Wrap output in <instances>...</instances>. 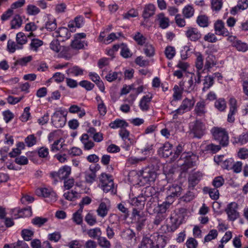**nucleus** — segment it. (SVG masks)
Listing matches in <instances>:
<instances>
[{
	"mask_svg": "<svg viewBox=\"0 0 248 248\" xmlns=\"http://www.w3.org/2000/svg\"><path fill=\"white\" fill-rule=\"evenodd\" d=\"M189 133L193 138L201 139L206 133L205 124L201 120L197 119L191 122L189 125Z\"/></svg>",
	"mask_w": 248,
	"mask_h": 248,
	"instance_id": "1",
	"label": "nucleus"
},
{
	"mask_svg": "<svg viewBox=\"0 0 248 248\" xmlns=\"http://www.w3.org/2000/svg\"><path fill=\"white\" fill-rule=\"evenodd\" d=\"M213 139L217 141L222 146H226L229 143V135L225 128L214 126L211 130Z\"/></svg>",
	"mask_w": 248,
	"mask_h": 248,
	"instance_id": "2",
	"label": "nucleus"
},
{
	"mask_svg": "<svg viewBox=\"0 0 248 248\" xmlns=\"http://www.w3.org/2000/svg\"><path fill=\"white\" fill-rule=\"evenodd\" d=\"M140 180L142 179L146 183L154 182L156 177V173L153 169L146 167L143 170L139 171L138 173Z\"/></svg>",
	"mask_w": 248,
	"mask_h": 248,
	"instance_id": "3",
	"label": "nucleus"
},
{
	"mask_svg": "<svg viewBox=\"0 0 248 248\" xmlns=\"http://www.w3.org/2000/svg\"><path fill=\"white\" fill-rule=\"evenodd\" d=\"M36 194L39 196H43L48 198V202H55L57 200L56 193L52 189L46 188H38L35 191Z\"/></svg>",
	"mask_w": 248,
	"mask_h": 248,
	"instance_id": "4",
	"label": "nucleus"
},
{
	"mask_svg": "<svg viewBox=\"0 0 248 248\" xmlns=\"http://www.w3.org/2000/svg\"><path fill=\"white\" fill-rule=\"evenodd\" d=\"M100 168L101 167L98 164L90 166L89 170L85 172V179L87 183L92 184L95 181L96 178V173Z\"/></svg>",
	"mask_w": 248,
	"mask_h": 248,
	"instance_id": "5",
	"label": "nucleus"
},
{
	"mask_svg": "<svg viewBox=\"0 0 248 248\" xmlns=\"http://www.w3.org/2000/svg\"><path fill=\"white\" fill-rule=\"evenodd\" d=\"M185 158L184 163L181 166V170L184 172H186L189 169L192 168L195 165V161H194L196 156L190 153H184L182 155L181 157Z\"/></svg>",
	"mask_w": 248,
	"mask_h": 248,
	"instance_id": "6",
	"label": "nucleus"
},
{
	"mask_svg": "<svg viewBox=\"0 0 248 248\" xmlns=\"http://www.w3.org/2000/svg\"><path fill=\"white\" fill-rule=\"evenodd\" d=\"M238 204L235 202H232L228 204L225 212L229 220L234 221L239 217V213L237 211Z\"/></svg>",
	"mask_w": 248,
	"mask_h": 248,
	"instance_id": "7",
	"label": "nucleus"
},
{
	"mask_svg": "<svg viewBox=\"0 0 248 248\" xmlns=\"http://www.w3.org/2000/svg\"><path fill=\"white\" fill-rule=\"evenodd\" d=\"M11 214L15 218L29 217L32 215L31 208V207L22 209L16 208L11 210Z\"/></svg>",
	"mask_w": 248,
	"mask_h": 248,
	"instance_id": "8",
	"label": "nucleus"
},
{
	"mask_svg": "<svg viewBox=\"0 0 248 248\" xmlns=\"http://www.w3.org/2000/svg\"><path fill=\"white\" fill-rule=\"evenodd\" d=\"M186 36L191 41L196 42L202 37V34L198 29L189 27L185 33Z\"/></svg>",
	"mask_w": 248,
	"mask_h": 248,
	"instance_id": "9",
	"label": "nucleus"
},
{
	"mask_svg": "<svg viewBox=\"0 0 248 248\" xmlns=\"http://www.w3.org/2000/svg\"><path fill=\"white\" fill-rule=\"evenodd\" d=\"M66 121V118L58 112H55L51 117V123L56 128L62 127L65 124Z\"/></svg>",
	"mask_w": 248,
	"mask_h": 248,
	"instance_id": "10",
	"label": "nucleus"
},
{
	"mask_svg": "<svg viewBox=\"0 0 248 248\" xmlns=\"http://www.w3.org/2000/svg\"><path fill=\"white\" fill-rule=\"evenodd\" d=\"M203 174L200 171H197L190 174L188 178V187L193 189L202 177Z\"/></svg>",
	"mask_w": 248,
	"mask_h": 248,
	"instance_id": "11",
	"label": "nucleus"
},
{
	"mask_svg": "<svg viewBox=\"0 0 248 248\" xmlns=\"http://www.w3.org/2000/svg\"><path fill=\"white\" fill-rule=\"evenodd\" d=\"M214 29L216 34L218 35L227 36L230 34V32L225 27L224 22L221 20H218L215 23Z\"/></svg>",
	"mask_w": 248,
	"mask_h": 248,
	"instance_id": "12",
	"label": "nucleus"
},
{
	"mask_svg": "<svg viewBox=\"0 0 248 248\" xmlns=\"http://www.w3.org/2000/svg\"><path fill=\"white\" fill-rule=\"evenodd\" d=\"M182 190V187L177 185H173L171 186H170L169 189L167 191V200L173 201L174 197L180 196Z\"/></svg>",
	"mask_w": 248,
	"mask_h": 248,
	"instance_id": "13",
	"label": "nucleus"
},
{
	"mask_svg": "<svg viewBox=\"0 0 248 248\" xmlns=\"http://www.w3.org/2000/svg\"><path fill=\"white\" fill-rule=\"evenodd\" d=\"M194 114L199 117H204L207 112L206 103L204 100L198 101L195 107Z\"/></svg>",
	"mask_w": 248,
	"mask_h": 248,
	"instance_id": "14",
	"label": "nucleus"
},
{
	"mask_svg": "<svg viewBox=\"0 0 248 248\" xmlns=\"http://www.w3.org/2000/svg\"><path fill=\"white\" fill-rule=\"evenodd\" d=\"M53 35L57 38H60L61 41H64L70 38L71 33L67 28L61 27L55 31Z\"/></svg>",
	"mask_w": 248,
	"mask_h": 248,
	"instance_id": "15",
	"label": "nucleus"
},
{
	"mask_svg": "<svg viewBox=\"0 0 248 248\" xmlns=\"http://www.w3.org/2000/svg\"><path fill=\"white\" fill-rule=\"evenodd\" d=\"M152 98V95L149 93L141 98L139 103V107L142 111H146L149 110Z\"/></svg>",
	"mask_w": 248,
	"mask_h": 248,
	"instance_id": "16",
	"label": "nucleus"
},
{
	"mask_svg": "<svg viewBox=\"0 0 248 248\" xmlns=\"http://www.w3.org/2000/svg\"><path fill=\"white\" fill-rule=\"evenodd\" d=\"M172 145L169 142H165L158 150L160 155L163 157H168L172 153Z\"/></svg>",
	"mask_w": 248,
	"mask_h": 248,
	"instance_id": "17",
	"label": "nucleus"
},
{
	"mask_svg": "<svg viewBox=\"0 0 248 248\" xmlns=\"http://www.w3.org/2000/svg\"><path fill=\"white\" fill-rule=\"evenodd\" d=\"M194 103L195 101L193 99H190L186 98L183 100L178 108L185 113L192 109Z\"/></svg>",
	"mask_w": 248,
	"mask_h": 248,
	"instance_id": "18",
	"label": "nucleus"
},
{
	"mask_svg": "<svg viewBox=\"0 0 248 248\" xmlns=\"http://www.w3.org/2000/svg\"><path fill=\"white\" fill-rule=\"evenodd\" d=\"M156 8L153 4H148L145 5L142 13V17L144 19L149 18L155 14Z\"/></svg>",
	"mask_w": 248,
	"mask_h": 248,
	"instance_id": "19",
	"label": "nucleus"
},
{
	"mask_svg": "<svg viewBox=\"0 0 248 248\" xmlns=\"http://www.w3.org/2000/svg\"><path fill=\"white\" fill-rule=\"evenodd\" d=\"M217 63V62L215 56L212 54H209L206 58L204 70L210 72L211 68L215 66Z\"/></svg>",
	"mask_w": 248,
	"mask_h": 248,
	"instance_id": "20",
	"label": "nucleus"
},
{
	"mask_svg": "<svg viewBox=\"0 0 248 248\" xmlns=\"http://www.w3.org/2000/svg\"><path fill=\"white\" fill-rule=\"evenodd\" d=\"M89 76L90 78L98 87L100 90L101 92H104L105 90V86L103 81L100 79L99 75L95 73L90 72Z\"/></svg>",
	"mask_w": 248,
	"mask_h": 248,
	"instance_id": "21",
	"label": "nucleus"
},
{
	"mask_svg": "<svg viewBox=\"0 0 248 248\" xmlns=\"http://www.w3.org/2000/svg\"><path fill=\"white\" fill-rule=\"evenodd\" d=\"M59 56L66 60H69L74 55L73 50L69 46H62L60 50Z\"/></svg>",
	"mask_w": 248,
	"mask_h": 248,
	"instance_id": "22",
	"label": "nucleus"
},
{
	"mask_svg": "<svg viewBox=\"0 0 248 248\" xmlns=\"http://www.w3.org/2000/svg\"><path fill=\"white\" fill-rule=\"evenodd\" d=\"M214 84V77L211 75H207L204 77L203 82L202 92H206Z\"/></svg>",
	"mask_w": 248,
	"mask_h": 248,
	"instance_id": "23",
	"label": "nucleus"
},
{
	"mask_svg": "<svg viewBox=\"0 0 248 248\" xmlns=\"http://www.w3.org/2000/svg\"><path fill=\"white\" fill-rule=\"evenodd\" d=\"M128 124L124 120H121L117 119L114 121L111 122L109 126L112 129H116L120 128L121 129L124 128L128 126Z\"/></svg>",
	"mask_w": 248,
	"mask_h": 248,
	"instance_id": "24",
	"label": "nucleus"
},
{
	"mask_svg": "<svg viewBox=\"0 0 248 248\" xmlns=\"http://www.w3.org/2000/svg\"><path fill=\"white\" fill-rule=\"evenodd\" d=\"M172 202L173 200H171L169 201L168 202H164L162 204H158L157 206L156 213L164 216H167L166 212Z\"/></svg>",
	"mask_w": 248,
	"mask_h": 248,
	"instance_id": "25",
	"label": "nucleus"
},
{
	"mask_svg": "<svg viewBox=\"0 0 248 248\" xmlns=\"http://www.w3.org/2000/svg\"><path fill=\"white\" fill-rule=\"evenodd\" d=\"M71 168L67 166H64L58 170V177L60 180L66 179L71 173Z\"/></svg>",
	"mask_w": 248,
	"mask_h": 248,
	"instance_id": "26",
	"label": "nucleus"
},
{
	"mask_svg": "<svg viewBox=\"0 0 248 248\" xmlns=\"http://www.w3.org/2000/svg\"><path fill=\"white\" fill-rule=\"evenodd\" d=\"M33 35V34L31 32L29 35L27 36L23 32H19L17 33L16 35V43L18 45L21 46L23 47V45L26 44L27 42V37H30Z\"/></svg>",
	"mask_w": 248,
	"mask_h": 248,
	"instance_id": "27",
	"label": "nucleus"
},
{
	"mask_svg": "<svg viewBox=\"0 0 248 248\" xmlns=\"http://www.w3.org/2000/svg\"><path fill=\"white\" fill-rule=\"evenodd\" d=\"M146 198L144 196H138L131 200V204L132 205L138 207L141 209L144 206Z\"/></svg>",
	"mask_w": 248,
	"mask_h": 248,
	"instance_id": "28",
	"label": "nucleus"
},
{
	"mask_svg": "<svg viewBox=\"0 0 248 248\" xmlns=\"http://www.w3.org/2000/svg\"><path fill=\"white\" fill-rule=\"evenodd\" d=\"M108 210L109 208L107 207L106 203L104 202H101L96 210V212L98 216L104 218L107 215Z\"/></svg>",
	"mask_w": 248,
	"mask_h": 248,
	"instance_id": "29",
	"label": "nucleus"
},
{
	"mask_svg": "<svg viewBox=\"0 0 248 248\" xmlns=\"http://www.w3.org/2000/svg\"><path fill=\"white\" fill-rule=\"evenodd\" d=\"M83 69L77 65L71 67L66 70V73L68 75L76 77L83 75Z\"/></svg>",
	"mask_w": 248,
	"mask_h": 248,
	"instance_id": "30",
	"label": "nucleus"
},
{
	"mask_svg": "<svg viewBox=\"0 0 248 248\" xmlns=\"http://www.w3.org/2000/svg\"><path fill=\"white\" fill-rule=\"evenodd\" d=\"M158 19L159 22V26L162 29H166L170 25V20L168 17H166L163 13L157 15Z\"/></svg>",
	"mask_w": 248,
	"mask_h": 248,
	"instance_id": "31",
	"label": "nucleus"
},
{
	"mask_svg": "<svg viewBox=\"0 0 248 248\" xmlns=\"http://www.w3.org/2000/svg\"><path fill=\"white\" fill-rule=\"evenodd\" d=\"M120 235L123 239L130 240L135 237V234L132 230L126 228L121 232Z\"/></svg>",
	"mask_w": 248,
	"mask_h": 248,
	"instance_id": "32",
	"label": "nucleus"
},
{
	"mask_svg": "<svg viewBox=\"0 0 248 248\" xmlns=\"http://www.w3.org/2000/svg\"><path fill=\"white\" fill-rule=\"evenodd\" d=\"M87 233L90 237L98 240L101 236L102 232L100 228L96 227L88 230Z\"/></svg>",
	"mask_w": 248,
	"mask_h": 248,
	"instance_id": "33",
	"label": "nucleus"
},
{
	"mask_svg": "<svg viewBox=\"0 0 248 248\" xmlns=\"http://www.w3.org/2000/svg\"><path fill=\"white\" fill-rule=\"evenodd\" d=\"M43 45V42L41 40L33 38L31 40L30 44V49L34 51L37 52L39 47Z\"/></svg>",
	"mask_w": 248,
	"mask_h": 248,
	"instance_id": "34",
	"label": "nucleus"
},
{
	"mask_svg": "<svg viewBox=\"0 0 248 248\" xmlns=\"http://www.w3.org/2000/svg\"><path fill=\"white\" fill-rule=\"evenodd\" d=\"M215 107L219 111H224L227 108L225 100L223 98L217 99L215 102Z\"/></svg>",
	"mask_w": 248,
	"mask_h": 248,
	"instance_id": "35",
	"label": "nucleus"
},
{
	"mask_svg": "<svg viewBox=\"0 0 248 248\" xmlns=\"http://www.w3.org/2000/svg\"><path fill=\"white\" fill-rule=\"evenodd\" d=\"M194 9L192 5H187L183 9L182 13L185 17L189 18L192 17L194 14Z\"/></svg>",
	"mask_w": 248,
	"mask_h": 248,
	"instance_id": "36",
	"label": "nucleus"
},
{
	"mask_svg": "<svg viewBox=\"0 0 248 248\" xmlns=\"http://www.w3.org/2000/svg\"><path fill=\"white\" fill-rule=\"evenodd\" d=\"M197 23L201 27H207L209 25V19L205 15H200L197 17Z\"/></svg>",
	"mask_w": 248,
	"mask_h": 248,
	"instance_id": "37",
	"label": "nucleus"
},
{
	"mask_svg": "<svg viewBox=\"0 0 248 248\" xmlns=\"http://www.w3.org/2000/svg\"><path fill=\"white\" fill-rule=\"evenodd\" d=\"M83 210L79 209L73 215L72 219L73 221L78 225H80L83 222L82 216L81 215Z\"/></svg>",
	"mask_w": 248,
	"mask_h": 248,
	"instance_id": "38",
	"label": "nucleus"
},
{
	"mask_svg": "<svg viewBox=\"0 0 248 248\" xmlns=\"http://www.w3.org/2000/svg\"><path fill=\"white\" fill-rule=\"evenodd\" d=\"M153 242L148 237L143 238L138 248H153Z\"/></svg>",
	"mask_w": 248,
	"mask_h": 248,
	"instance_id": "39",
	"label": "nucleus"
},
{
	"mask_svg": "<svg viewBox=\"0 0 248 248\" xmlns=\"http://www.w3.org/2000/svg\"><path fill=\"white\" fill-rule=\"evenodd\" d=\"M7 48L10 52L14 53L16 49H22L23 47L18 45L17 43L16 44L14 41L9 40L7 43Z\"/></svg>",
	"mask_w": 248,
	"mask_h": 248,
	"instance_id": "40",
	"label": "nucleus"
},
{
	"mask_svg": "<svg viewBox=\"0 0 248 248\" xmlns=\"http://www.w3.org/2000/svg\"><path fill=\"white\" fill-rule=\"evenodd\" d=\"M195 85L194 84L193 78V77L191 76L186 84L183 85L182 90L189 93L193 91Z\"/></svg>",
	"mask_w": 248,
	"mask_h": 248,
	"instance_id": "41",
	"label": "nucleus"
},
{
	"mask_svg": "<svg viewBox=\"0 0 248 248\" xmlns=\"http://www.w3.org/2000/svg\"><path fill=\"white\" fill-rule=\"evenodd\" d=\"M22 22L21 17L17 15L11 21V29H17L19 28Z\"/></svg>",
	"mask_w": 248,
	"mask_h": 248,
	"instance_id": "42",
	"label": "nucleus"
},
{
	"mask_svg": "<svg viewBox=\"0 0 248 248\" xmlns=\"http://www.w3.org/2000/svg\"><path fill=\"white\" fill-rule=\"evenodd\" d=\"M211 9L216 12L219 11L223 6V0H212L211 2Z\"/></svg>",
	"mask_w": 248,
	"mask_h": 248,
	"instance_id": "43",
	"label": "nucleus"
},
{
	"mask_svg": "<svg viewBox=\"0 0 248 248\" xmlns=\"http://www.w3.org/2000/svg\"><path fill=\"white\" fill-rule=\"evenodd\" d=\"M37 142L36 137L33 134L29 135L25 139V143L28 147H31L34 145Z\"/></svg>",
	"mask_w": 248,
	"mask_h": 248,
	"instance_id": "44",
	"label": "nucleus"
},
{
	"mask_svg": "<svg viewBox=\"0 0 248 248\" xmlns=\"http://www.w3.org/2000/svg\"><path fill=\"white\" fill-rule=\"evenodd\" d=\"M143 50L144 53L148 57H153L155 55V48L151 44H146Z\"/></svg>",
	"mask_w": 248,
	"mask_h": 248,
	"instance_id": "45",
	"label": "nucleus"
},
{
	"mask_svg": "<svg viewBox=\"0 0 248 248\" xmlns=\"http://www.w3.org/2000/svg\"><path fill=\"white\" fill-rule=\"evenodd\" d=\"M233 47L239 51L246 52L248 50V45L239 40L235 43Z\"/></svg>",
	"mask_w": 248,
	"mask_h": 248,
	"instance_id": "46",
	"label": "nucleus"
},
{
	"mask_svg": "<svg viewBox=\"0 0 248 248\" xmlns=\"http://www.w3.org/2000/svg\"><path fill=\"white\" fill-rule=\"evenodd\" d=\"M172 116V120L173 123H179L180 122V116L184 114L181 110L178 108L175 110L171 111L170 113Z\"/></svg>",
	"mask_w": 248,
	"mask_h": 248,
	"instance_id": "47",
	"label": "nucleus"
},
{
	"mask_svg": "<svg viewBox=\"0 0 248 248\" xmlns=\"http://www.w3.org/2000/svg\"><path fill=\"white\" fill-rule=\"evenodd\" d=\"M218 235L217 231L215 229L211 230L209 231L208 234L204 237V242H208L213 239H216Z\"/></svg>",
	"mask_w": 248,
	"mask_h": 248,
	"instance_id": "48",
	"label": "nucleus"
},
{
	"mask_svg": "<svg viewBox=\"0 0 248 248\" xmlns=\"http://www.w3.org/2000/svg\"><path fill=\"white\" fill-rule=\"evenodd\" d=\"M46 28L49 31H54L57 28V23L55 19H48L46 23Z\"/></svg>",
	"mask_w": 248,
	"mask_h": 248,
	"instance_id": "49",
	"label": "nucleus"
},
{
	"mask_svg": "<svg viewBox=\"0 0 248 248\" xmlns=\"http://www.w3.org/2000/svg\"><path fill=\"white\" fill-rule=\"evenodd\" d=\"M98 245L103 248H110L111 244L110 242L105 237H100L98 238Z\"/></svg>",
	"mask_w": 248,
	"mask_h": 248,
	"instance_id": "50",
	"label": "nucleus"
},
{
	"mask_svg": "<svg viewBox=\"0 0 248 248\" xmlns=\"http://www.w3.org/2000/svg\"><path fill=\"white\" fill-rule=\"evenodd\" d=\"M122 75V73L116 72H109L105 77L106 79L108 82H112L117 79L119 75Z\"/></svg>",
	"mask_w": 248,
	"mask_h": 248,
	"instance_id": "51",
	"label": "nucleus"
},
{
	"mask_svg": "<svg viewBox=\"0 0 248 248\" xmlns=\"http://www.w3.org/2000/svg\"><path fill=\"white\" fill-rule=\"evenodd\" d=\"M99 181L101 186L111 182H113V180L111 178V176L106 174V173H101L99 177Z\"/></svg>",
	"mask_w": 248,
	"mask_h": 248,
	"instance_id": "52",
	"label": "nucleus"
},
{
	"mask_svg": "<svg viewBox=\"0 0 248 248\" xmlns=\"http://www.w3.org/2000/svg\"><path fill=\"white\" fill-rule=\"evenodd\" d=\"M34 232L33 231L28 229H23L21 231V235L25 241H30L31 239Z\"/></svg>",
	"mask_w": 248,
	"mask_h": 248,
	"instance_id": "53",
	"label": "nucleus"
},
{
	"mask_svg": "<svg viewBox=\"0 0 248 248\" xmlns=\"http://www.w3.org/2000/svg\"><path fill=\"white\" fill-rule=\"evenodd\" d=\"M84 42L80 40L75 38V39L71 43V47L72 48L75 49H80L83 48Z\"/></svg>",
	"mask_w": 248,
	"mask_h": 248,
	"instance_id": "54",
	"label": "nucleus"
},
{
	"mask_svg": "<svg viewBox=\"0 0 248 248\" xmlns=\"http://www.w3.org/2000/svg\"><path fill=\"white\" fill-rule=\"evenodd\" d=\"M165 54L168 59H172L175 55V48L171 46H167L165 50Z\"/></svg>",
	"mask_w": 248,
	"mask_h": 248,
	"instance_id": "55",
	"label": "nucleus"
},
{
	"mask_svg": "<svg viewBox=\"0 0 248 248\" xmlns=\"http://www.w3.org/2000/svg\"><path fill=\"white\" fill-rule=\"evenodd\" d=\"M173 90L174 91L173 94V100L175 101L181 100L182 97V91L179 86L175 85Z\"/></svg>",
	"mask_w": 248,
	"mask_h": 248,
	"instance_id": "56",
	"label": "nucleus"
},
{
	"mask_svg": "<svg viewBox=\"0 0 248 248\" xmlns=\"http://www.w3.org/2000/svg\"><path fill=\"white\" fill-rule=\"evenodd\" d=\"M31 60L32 57L31 56L22 58L17 60L14 62V66H16L17 65H20L22 66L25 65L27 63L31 62Z\"/></svg>",
	"mask_w": 248,
	"mask_h": 248,
	"instance_id": "57",
	"label": "nucleus"
},
{
	"mask_svg": "<svg viewBox=\"0 0 248 248\" xmlns=\"http://www.w3.org/2000/svg\"><path fill=\"white\" fill-rule=\"evenodd\" d=\"M85 220L90 226H93L97 222L96 217L90 213L85 216Z\"/></svg>",
	"mask_w": 248,
	"mask_h": 248,
	"instance_id": "58",
	"label": "nucleus"
},
{
	"mask_svg": "<svg viewBox=\"0 0 248 248\" xmlns=\"http://www.w3.org/2000/svg\"><path fill=\"white\" fill-rule=\"evenodd\" d=\"M62 235L59 232H55L48 235V239L52 242H58L61 238Z\"/></svg>",
	"mask_w": 248,
	"mask_h": 248,
	"instance_id": "59",
	"label": "nucleus"
},
{
	"mask_svg": "<svg viewBox=\"0 0 248 248\" xmlns=\"http://www.w3.org/2000/svg\"><path fill=\"white\" fill-rule=\"evenodd\" d=\"M133 38L137 44L140 46H142L146 40V38L139 32H137Z\"/></svg>",
	"mask_w": 248,
	"mask_h": 248,
	"instance_id": "60",
	"label": "nucleus"
},
{
	"mask_svg": "<svg viewBox=\"0 0 248 248\" xmlns=\"http://www.w3.org/2000/svg\"><path fill=\"white\" fill-rule=\"evenodd\" d=\"M121 55L125 58H128L131 56L132 54L127 46L124 44L121 45Z\"/></svg>",
	"mask_w": 248,
	"mask_h": 248,
	"instance_id": "61",
	"label": "nucleus"
},
{
	"mask_svg": "<svg viewBox=\"0 0 248 248\" xmlns=\"http://www.w3.org/2000/svg\"><path fill=\"white\" fill-rule=\"evenodd\" d=\"M40 11V9L37 6L33 5H29L27 8V12L29 15H36Z\"/></svg>",
	"mask_w": 248,
	"mask_h": 248,
	"instance_id": "62",
	"label": "nucleus"
},
{
	"mask_svg": "<svg viewBox=\"0 0 248 248\" xmlns=\"http://www.w3.org/2000/svg\"><path fill=\"white\" fill-rule=\"evenodd\" d=\"M224 179L222 176H217L214 178L212 182V185L216 188L220 187L224 183Z\"/></svg>",
	"mask_w": 248,
	"mask_h": 248,
	"instance_id": "63",
	"label": "nucleus"
},
{
	"mask_svg": "<svg viewBox=\"0 0 248 248\" xmlns=\"http://www.w3.org/2000/svg\"><path fill=\"white\" fill-rule=\"evenodd\" d=\"M79 85L84 88L87 91L92 90L94 87V85L88 80H84L79 82Z\"/></svg>",
	"mask_w": 248,
	"mask_h": 248,
	"instance_id": "64",
	"label": "nucleus"
}]
</instances>
